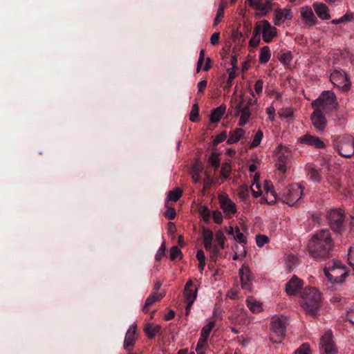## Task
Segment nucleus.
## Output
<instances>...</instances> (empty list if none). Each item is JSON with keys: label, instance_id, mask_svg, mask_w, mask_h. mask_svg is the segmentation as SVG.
<instances>
[{"label": "nucleus", "instance_id": "obj_20", "mask_svg": "<svg viewBox=\"0 0 354 354\" xmlns=\"http://www.w3.org/2000/svg\"><path fill=\"white\" fill-rule=\"evenodd\" d=\"M219 203L221 209L226 214V216H230L231 214H235L236 212V206L235 203L228 197L225 196H220Z\"/></svg>", "mask_w": 354, "mask_h": 354}, {"label": "nucleus", "instance_id": "obj_54", "mask_svg": "<svg viewBox=\"0 0 354 354\" xmlns=\"http://www.w3.org/2000/svg\"><path fill=\"white\" fill-rule=\"evenodd\" d=\"M226 138H227V133H226V132H223V133L218 134L215 138V139L213 141V145H217L219 143L225 141L226 140Z\"/></svg>", "mask_w": 354, "mask_h": 354}, {"label": "nucleus", "instance_id": "obj_28", "mask_svg": "<svg viewBox=\"0 0 354 354\" xmlns=\"http://www.w3.org/2000/svg\"><path fill=\"white\" fill-rule=\"evenodd\" d=\"M263 190L266 192L267 203L269 204L274 203L277 199V195L271 181L265 180Z\"/></svg>", "mask_w": 354, "mask_h": 354}, {"label": "nucleus", "instance_id": "obj_2", "mask_svg": "<svg viewBox=\"0 0 354 354\" xmlns=\"http://www.w3.org/2000/svg\"><path fill=\"white\" fill-rule=\"evenodd\" d=\"M321 304V294L313 287H306L301 295V305L308 314L315 315Z\"/></svg>", "mask_w": 354, "mask_h": 354}, {"label": "nucleus", "instance_id": "obj_61", "mask_svg": "<svg viewBox=\"0 0 354 354\" xmlns=\"http://www.w3.org/2000/svg\"><path fill=\"white\" fill-rule=\"evenodd\" d=\"M243 250L242 252H240V253L235 252V254L233 256V259L236 260L239 259H243L246 255V252L245 250V247H242Z\"/></svg>", "mask_w": 354, "mask_h": 354}, {"label": "nucleus", "instance_id": "obj_51", "mask_svg": "<svg viewBox=\"0 0 354 354\" xmlns=\"http://www.w3.org/2000/svg\"><path fill=\"white\" fill-rule=\"evenodd\" d=\"M295 354H310L309 345L308 344H303L295 351Z\"/></svg>", "mask_w": 354, "mask_h": 354}, {"label": "nucleus", "instance_id": "obj_62", "mask_svg": "<svg viewBox=\"0 0 354 354\" xmlns=\"http://www.w3.org/2000/svg\"><path fill=\"white\" fill-rule=\"evenodd\" d=\"M276 167H277V169L283 172V173H285L286 171V168H287V164L286 163H283L282 162H279L278 161L277 163H276Z\"/></svg>", "mask_w": 354, "mask_h": 354}, {"label": "nucleus", "instance_id": "obj_1", "mask_svg": "<svg viewBox=\"0 0 354 354\" xmlns=\"http://www.w3.org/2000/svg\"><path fill=\"white\" fill-rule=\"evenodd\" d=\"M333 247L330 232L328 230H320L311 238L308 243L310 256L323 259L328 257Z\"/></svg>", "mask_w": 354, "mask_h": 354}, {"label": "nucleus", "instance_id": "obj_39", "mask_svg": "<svg viewBox=\"0 0 354 354\" xmlns=\"http://www.w3.org/2000/svg\"><path fill=\"white\" fill-rule=\"evenodd\" d=\"M280 151L278 156V161L287 164L290 156L288 149L286 147H281Z\"/></svg>", "mask_w": 354, "mask_h": 354}, {"label": "nucleus", "instance_id": "obj_27", "mask_svg": "<svg viewBox=\"0 0 354 354\" xmlns=\"http://www.w3.org/2000/svg\"><path fill=\"white\" fill-rule=\"evenodd\" d=\"M254 8L260 10L262 15L268 14L272 8V0H257L254 6H252Z\"/></svg>", "mask_w": 354, "mask_h": 354}, {"label": "nucleus", "instance_id": "obj_64", "mask_svg": "<svg viewBox=\"0 0 354 354\" xmlns=\"http://www.w3.org/2000/svg\"><path fill=\"white\" fill-rule=\"evenodd\" d=\"M232 38L234 40L241 41V39H242V41H244L243 34L241 32H239V31H235V32H233Z\"/></svg>", "mask_w": 354, "mask_h": 354}, {"label": "nucleus", "instance_id": "obj_26", "mask_svg": "<svg viewBox=\"0 0 354 354\" xmlns=\"http://www.w3.org/2000/svg\"><path fill=\"white\" fill-rule=\"evenodd\" d=\"M202 238L205 249L211 252L213 248L212 241L214 239L212 231L208 228H204L202 233Z\"/></svg>", "mask_w": 354, "mask_h": 354}, {"label": "nucleus", "instance_id": "obj_33", "mask_svg": "<svg viewBox=\"0 0 354 354\" xmlns=\"http://www.w3.org/2000/svg\"><path fill=\"white\" fill-rule=\"evenodd\" d=\"M260 28L259 26H254V30H253V35L251 37L249 45L251 47L255 48L260 44L261 37H260Z\"/></svg>", "mask_w": 354, "mask_h": 354}, {"label": "nucleus", "instance_id": "obj_15", "mask_svg": "<svg viewBox=\"0 0 354 354\" xmlns=\"http://www.w3.org/2000/svg\"><path fill=\"white\" fill-rule=\"evenodd\" d=\"M239 276L242 289L250 292L252 289V279L248 266L245 264L242 266L239 270Z\"/></svg>", "mask_w": 354, "mask_h": 354}, {"label": "nucleus", "instance_id": "obj_34", "mask_svg": "<svg viewBox=\"0 0 354 354\" xmlns=\"http://www.w3.org/2000/svg\"><path fill=\"white\" fill-rule=\"evenodd\" d=\"M271 57L270 48L267 46L262 47L259 52V62L266 64L268 62Z\"/></svg>", "mask_w": 354, "mask_h": 354}, {"label": "nucleus", "instance_id": "obj_18", "mask_svg": "<svg viewBox=\"0 0 354 354\" xmlns=\"http://www.w3.org/2000/svg\"><path fill=\"white\" fill-rule=\"evenodd\" d=\"M303 287V281L294 275L286 284V292L288 295H295Z\"/></svg>", "mask_w": 354, "mask_h": 354}, {"label": "nucleus", "instance_id": "obj_38", "mask_svg": "<svg viewBox=\"0 0 354 354\" xmlns=\"http://www.w3.org/2000/svg\"><path fill=\"white\" fill-rule=\"evenodd\" d=\"M183 191L179 188H176L168 193L167 199L172 202H176L181 197Z\"/></svg>", "mask_w": 354, "mask_h": 354}, {"label": "nucleus", "instance_id": "obj_46", "mask_svg": "<svg viewBox=\"0 0 354 354\" xmlns=\"http://www.w3.org/2000/svg\"><path fill=\"white\" fill-rule=\"evenodd\" d=\"M279 61L284 65H289L292 60V55L290 52H286L281 54L279 57Z\"/></svg>", "mask_w": 354, "mask_h": 354}, {"label": "nucleus", "instance_id": "obj_50", "mask_svg": "<svg viewBox=\"0 0 354 354\" xmlns=\"http://www.w3.org/2000/svg\"><path fill=\"white\" fill-rule=\"evenodd\" d=\"M198 117V106L197 104H194L189 113V120L192 122H196Z\"/></svg>", "mask_w": 354, "mask_h": 354}, {"label": "nucleus", "instance_id": "obj_25", "mask_svg": "<svg viewBox=\"0 0 354 354\" xmlns=\"http://www.w3.org/2000/svg\"><path fill=\"white\" fill-rule=\"evenodd\" d=\"M165 294L164 292H152L146 299L144 306L142 308V311L145 313H147L149 312V307L156 301H160L165 297Z\"/></svg>", "mask_w": 354, "mask_h": 354}, {"label": "nucleus", "instance_id": "obj_9", "mask_svg": "<svg viewBox=\"0 0 354 354\" xmlns=\"http://www.w3.org/2000/svg\"><path fill=\"white\" fill-rule=\"evenodd\" d=\"M255 26L260 28V34L262 33L263 40L266 43L271 42L277 34V28L272 26L271 24L266 19L257 23Z\"/></svg>", "mask_w": 354, "mask_h": 354}, {"label": "nucleus", "instance_id": "obj_57", "mask_svg": "<svg viewBox=\"0 0 354 354\" xmlns=\"http://www.w3.org/2000/svg\"><path fill=\"white\" fill-rule=\"evenodd\" d=\"M263 85V81L262 80H259L256 82L254 84V90L257 94L260 95L262 93Z\"/></svg>", "mask_w": 354, "mask_h": 354}, {"label": "nucleus", "instance_id": "obj_52", "mask_svg": "<svg viewBox=\"0 0 354 354\" xmlns=\"http://www.w3.org/2000/svg\"><path fill=\"white\" fill-rule=\"evenodd\" d=\"M281 118H290L293 115L292 111L290 109H283L278 112Z\"/></svg>", "mask_w": 354, "mask_h": 354}, {"label": "nucleus", "instance_id": "obj_22", "mask_svg": "<svg viewBox=\"0 0 354 354\" xmlns=\"http://www.w3.org/2000/svg\"><path fill=\"white\" fill-rule=\"evenodd\" d=\"M198 295V288H193V281L192 279H189L184 288L183 297L185 301H190V302H194Z\"/></svg>", "mask_w": 354, "mask_h": 354}, {"label": "nucleus", "instance_id": "obj_56", "mask_svg": "<svg viewBox=\"0 0 354 354\" xmlns=\"http://www.w3.org/2000/svg\"><path fill=\"white\" fill-rule=\"evenodd\" d=\"M165 216L170 220H172L176 216V211L173 207H169L165 212Z\"/></svg>", "mask_w": 354, "mask_h": 354}, {"label": "nucleus", "instance_id": "obj_43", "mask_svg": "<svg viewBox=\"0 0 354 354\" xmlns=\"http://www.w3.org/2000/svg\"><path fill=\"white\" fill-rule=\"evenodd\" d=\"M223 16H224V7L221 4L219 6V7L217 10L216 16L214 20V26H217L221 22Z\"/></svg>", "mask_w": 354, "mask_h": 354}, {"label": "nucleus", "instance_id": "obj_12", "mask_svg": "<svg viewBox=\"0 0 354 354\" xmlns=\"http://www.w3.org/2000/svg\"><path fill=\"white\" fill-rule=\"evenodd\" d=\"M311 121L313 127L317 133H322L327 125V120L319 109H315L311 115Z\"/></svg>", "mask_w": 354, "mask_h": 354}, {"label": "nucleus", "instance_id": "obj_5", "mask_svg": "<svg viewBox=\"0 0 354 354\" xmlns=\"http://www.w3.org/2000/svg\"><path fill=\"white\" fill-rule=\"evenodd\" d=\"M334 145L343 157L351 158L354 155V138L351 136H339L334 140Z\"/></svg>", "mask_w": 354, "mask_h": 354}, {"label": "nucleus", "instance_id": "obj_44", "mask_svg": "<svg viewBox=\"0 0 354 354\" xmlns=\"http://www.w3.org/2000/svg\"><path fill=\"white\" fill-rule=\"evenodd\" d=\"M182 258V252L177 246H174L170 250V259L171 260H176L177 259Z\"/></svg>", "mask_w": 354, "mask_h": 354}, {"label": "nucleus", "instance_id": "obj_8", "mask_svg": "<svg viewBox=\"0 0 354 354\" xmlns=\"http://www.w3.org/2000/svg\"><path fill=\"white\" fill-rule=\"evenodd\" d=\"M330 82L344 91H348L351 87V82L348 75L342 70L335 69L330 74Z\"/></svg>", "mask_w": 354, "mask_h": 354}, {"label": "nucleus", "instance_id": "obj_17", "mask_svg": "<svg viewBox=\"0 0 354 354\" xmlns=\"http://www.w3.org/2000/svg\"><path fill=\"white\" fill-rule=\"evenodd\" d=\"M136 326L131 325L125 334L123 344V347L127 351H131L134 347L136 341Z\"/></svg>", "mask_w": 354, "mask_h": 354}, {"label": "nucleus", "instance_id": "obj_36", "mask_svg": "<svg viewBox=\"0 0 354 354\" xmlns=\"http://www.w3.org/2000/svg\"><path fill=\"white\" fill-rule=\"evenodd\" d=\"M160 326H152L150 324H146L145 327V330L149 338L152 339L155 337V335L160 331Z\"/></svg>", "mask_w": 354, "mask_h": 354}, {"label": "nucleus", "instance_id": "obj_3", "mask_svg": "<svg viewBox=\"0 0 354 354\" xmlns=\"http://www.w3.org/2000/svg\"><path fill=\"white\" fill-rule=\"evenodd\" d=\"M324 272L331 283H341L347 276L345 267L336 261L328 262L324 267Z\"/></svg>", "mask_w": 354, "mask_h": 354}, {"label": "nucleus", "instance_id": "obj_10", "mask_svg": "<svg viewBox=\"0 0 354 354\" xmlns=\"http://www.w3.org/2000/svg\"><path fill=\"white\" fill-rule=\"evenodd\" d=\"M328 219L330 227L335 231H339L344 221V214L342 209H330L328 213Z\"/></svg>", "mask_w": 354, "mask_h": 354}, {"label": "nucleus", "instance_id": "obj_53", "mask_svg": "<svg viewBox=\"0 0 354 354\" xmlns=\"http://www.w3.org/2000/svg\"><path fill=\"white\" fill-rule=\"evenodd\" d=\"M346 319L354 324V303L351 304L346 311Z\"/></svg>", "mask_w": 354, "mask_h": 354}, {"label": "nucleus", "instance_id": "obj_4", "mask_svg": "<svg viewBox=\"0 0 354 354\" xmlns=\"http://www.w3.org/2000/svg\"><path fill=\"white\" fill-rule=\"evenodd\" d=\"M314 109H319L326 113L330 112L337 107L335 95L331 91H324L320 96L312 102Z\"/></svg>", "mask_w": 354, "mask_h": 354}, {"label": "nucleus", "instance_id": "obj_48", "mask_svg": "<svg viewBox=\"0 0 354 354\" xmlns=\"http://www.w3.org/2000/svg\"><path fill=\"white\" fill-rule=\"evenodd\" d=\"M231 165L228 162L223 163L221 170V174L223 178H228L231 173Z\"/></svg>", "mask_w": 354, "mask_h": 354}, {"label": "nucleus", "instance_id": "obj_42", "mask_svg": "<svg viewBox=\"0 0 354 354\" xmlns=\"http://www.w3.org/2000/svg\"><path fill=\"white\" fill-rule=\"evenodd\" d=\"M209 164L214 167V168H218L220 165V159L218 158V154L216 153H212L209 158L208 160Z\"/></svg>", "mask_w": 354, "mask_h": 354}, {"label": "nucleus", "instance_id": "obj_24", "mask_svg": "<svg viewBox=\"0 0 354 354\" xmlns=\"http://www.w3.org/2000/svg\"><path fill=\"white\" fill-rule=\"evenodd\" d=\"M225 230L229 234L233 236L235 241L241 244V247H244L247 243L246 236L240 231L238 226H230L229 227H225Z\"/></svg>", "mask_w": 354, "mask_h": 354}, {"label": "nucleus", "instance_id": "obj_13", "mask_svg": "<svg viewBox=\"0 0 354 354\" xmlns=\"http://www.w3.org/2000/svg\"><path fill=\"white\" fill-rule=\"evenodd\" d=\"M320 353L321 354H335L336 350L332 339V333H326L320 340Z\"/></svg>", "mask_w": 354, "mask_h": 354}, {"label": "nucleus", "instance_id": "obj_30", "mask_svg": "<svg viewBox=\"0 0 354 354\" xmlns=\"http://www.w3.org/2000/svg\"><path fill=\"white\" fill-rule=\"evenodd\" d=\"M226 111V106L222 104L212 111L210 122L212 123L218 122Z\"/></svg>", "mask_w": 354, "mask_h": 354}, {"label": "nucleus", "instance_id": "obj_14", "mask_svg": "<svg viewBox=\"0 0 354 354\" xmlns=\"http://www.w3.org/2000/svg\"><path fill=\"white\" fill-rule=\"evenodd\" d=\"M292 18V12L290 8H277L273 15V22L275 26H280L286 20H290Z\"/></svg>", "mask_w": 354, "mask_h": 354}, {"label": "nucleus", "instance_id": "obj_11", "mask_svg": "<svg viewBox=\"0 0 354 354\" xmlns=\"http://www.w3.org/2000/svg\"><path fill=\"white\" fill-rule=\"evenodd\" d=\"M235 109H236L235 115L240 116L239 126V127L245 126L247 124V122H248V120L250 118V115H251V111H250L249 104H245L243 100H241V101L236 106Z\"/></svg>", "mask_w": 354, "mask_h": 354}, {"label": "nucleus", "instance_id": "obj_63", "mask_svg": "<svg viewBox=\"0 0 354 354\" xmlns=\"http://www.w3.org/2000/svg\"><path fill=\"white\" fill-rule=\"evenodd\" d=\"M344 23L354 20V13H346L342 17Z\"/></svg>", "mask_w": 354, "mask_h": 354}, {"label": "nucleus", "instance_id": "obj_19", "mask_svg": "<svg viewBox=\"0 0 354 354\" xmlns=\"http://www.w3.org/2000/svg\"><path fill=\"white\" fill-rule=\"evenodd\" d=\"M300 12L301 18L306 25L313 26L317 24L318 20L310 6H303L301 8Z\"/></svg>", "mask_w": 354, "mask_h": 354}, {"label": "nucleus", "instance_id": "obj_45", "mask_svg": "<svg viewBox=\"0 0 354 354\" xmlns=\"http://www.w3.org/2000/svg\"><path fill=\"white\" fill-rule=\"evenodd\" d=\"M250 189L255 198L259 197L263 193L261 189V185L259 183L254 182L250 187Z\"/></svg>", "mask_w": 354, "mask_h": 354}, {"label": "nucleus", "instance_id": "obj_32", "mask_svg": "<svg viewBox=\"0 0 354 354\" xmlns=\"http://www.w3.org/2000/svg\"><path fill=\"white\" fill-rule=\"evenodd\" d=\"M203 167L198 162L194 164L192 168V179L194 183H198L201 180V173Z\"/></svg>", "mask_w": 354, "mask_h": 354}, {"label": "nucleus", "instance_id": "obj_31", "mask_svg": "<svg viewBox=\"0 0 354 354\" xmlns=\"http://www.w3.org/2000/svg\"><path fill=\"white\" fill-rule=\"evenodd\" d=\"M246 304L250 310L254 313H258L263 310L262 304L252 297L247 298Z\"/></svg>", "mask_w": 354, "mask_h": 354}, {"label": "nucleus", "instance_id": "obj_49", "mask_svg": "<svg viewBox=\"0 0 354 354\" xmlns=\"http://www.w3.org/2000/svg\"><path fill=\"white\" fill-rule=\"evenodd\" d=\"M227 72L228 73V79L227 80L225 86L227 88H230L232 85V81L236 75V71H234V68H228Z\"/></svg>", "mask_w": 354, "mask_h": 354}, {"label": "nucleus", "instance_id": "obj_6", "mask_svg": "<svg viewBox=\"0 0 354 354\" xmlns=\"http://www.w3.org/2000/svg\"><path fill=\"white\" fill-rule=\"evenodd\" d=\"M270 341L274 344L281 343L286 333V322L283 317H272L270 324Z\"/></svg>", "mask_w": 354, "mask_h": 354}, {"label": "nucleus", "instance_id": "obj_60", "mask_svg": "<svg viewBox=\"0 0 354 354\" xmlns=\"http://www.w3.org/2000/svg\"><path fill=\"white\" fill-rule=\"evenodd\" d=\"M219 37L220 33L218 32H216L213 33L210 37V42L212 45H216L219 43Z\"/></svg>", "mask_w": 354, "mask_h": 354}, {"label": "nucleus", "instance_id": "obj_7", "mask_svg": "<svg viewBox=\"0 0 354 354\" xmlns=\"http://www.w3.org/2000/svg\"><path fill=\"white\" fill-rule=\"evenodd\" d=\"M302 194L303 187L300 185H292L284 189L283 201L290 206H292L301 198Z\"/></svg>", "mask_w": 354, "mask_h": 354}, {"label": "nucleus", "instance_id": "obj_23", "mask_svg": "<svg viewBox=\"0 0 354 354\" xmlns=\"http://www.w3.org/2000/svg\"><path fill=\"white\" fill-rule=\"evenodd\" d=\"M313 8L318 16L322 20H328L330 19V10L328 7L320 2H315L313 4Z\"/></svg>", "mask_w": 354, "mask_h": 354}, {"label": "nucleus", "instance_id": "obj_59", "mask_svg": "<svg viewBox=\"0 0 354 354\" xmlns=\"http://www.w3.org/2000/svg\"><path fill=\"white\" fill-rule=\"evenodd\" d=\"M213 219H214V221L217 223V224H220L222 223V221H223V216H222V214L220 212H213Z\"/></svg>", "mask_w": 354, "mask_h": 354}, {"label": "nucleus", "instance_id": "obj_55", "mask_svg": "<svg viewBox=\"0 0 354 354\" xmlns=\"http://www.w3.org/2000/svg\"><path fill=\"white\" fill-rule=\"evenodd\" d=\"M309 176L310 179L314 181H319L321 177L320 173L315 169H310L309 172Z\"/></svg>", "mask_w": 354, "mask_h": 354}, {"label": "nucleus", "instance_id": "obj_41", "mask_svg": "<svg viewBox=\"0 0 354 354\" xmlns=\"http://www.w3.org/2000/svg\"><path fill=\"white\" fill-rule=\"evenodd\" d=\"M270 239L264 234H257L256 236V243L258 247L262 248L264 245L269 243Z\"/></svg>", "mask_w": 354, "mask_h": 354}, {"label": "nucleus", "instance_id": "obj_35", "mask_svg": "<svg viewBox=\"0 0 354 354\" xmlns=\"http://www.w3.org/2000/svg\"><path fill=\"white\" fill-rule=\"evenodd\" d=\"M215 326L214 321H209L206 325H205L201 332V337L203 339L207 340L212 330Z\"/></svg>", "mask_w": 354, "mask_h": 354}, {"label": "nucleus", "instance_id": "obj_37", "mask_svg": "<svg viewBox=\"0 0 354 354\" xmlns=\"http://www.w3.org/2000/svg\"><path fill=\"white\" fill-rule=\"evenodd\" d=\"M207 347V340L200 337L198 341L196 349H195L196 353L197 354H205Z\"/></svg>", "mask_w": 354, "mask_h": 354}, {"label": "nucleus", "instance_id": "obj_47", "mask_svg": "<svg viewBox=\"0 0 354 354\" xmlns=\"http://www.w3.org/2000/svg\"><path fill=\"white\" fill-rule=\"evenodd\" d=\"M263 136V132L261 131H258L253 138L250 147L252 148L259 146L261 142Z\"/></svg>", "mask_w": 354, "mask_h": 354}, {"label": "nucleus", "instance_id": "obj_40", "mask_svg": "<svg viewBox=\"0 0 354 354\" xmlns=\"http://www.w3.org/2000/svg\"><path fill=\"white\" fill-rule=\"evenodd\" d=\"M204 60L198 59V63H197V68L196 71L198 73L201 70H203L204 71H207L210 68V62L211 59L209 57H207L206 59V63L205 66L203 67Z\"/></svg>", "mask_w": 354, "mask_h": 354}, {"label": "nucleus", "instance_id": "obj_29", "mask_svg": "<svg viewBox=\"0 0 354 354\" xmlns=\"http://www.w3.org/2000/svg\"><path fill=\"white\" fill-rule=\"evenodd\" d=\"M245 131L241 128H236L231 131L229 133V137L227 140L228 145H232L238 142L244 136Z\"/></svg>", "mask_w": 354, "mask_h": 354}, {"label": "nucleus", "instance_id": "obj_21", "mask_svg": "<svg viewBox=\"0 0 354 354\" xmlns=\"http://www.w3.org/2000/svg\"><path fill=\"white\" fill-rule=\"evenodd\" d=\"M300 143L315 147L317 149H323L325 147L324 142L318 137L310 134H306L299 138Z\"/></svg>", "mask_w": 354, "mask_h": 354}, {"label": "nucleus", "instance_id": "obj_58", "mask_svg": "<svg viewBox=\"0 0 354 354\" xmlns=\"http://www.w3.org/2000/svg\"><path fill=\"white\" fill-rule=\"evenodd\" d=\"M166 248L164 244H162L159 250H158L156 254V259L158 261H160L161 258L165 255Z\"/></svg>", "mask_w": 354, "mask_h": 354}, {"label": "nucleus", "instance_id": "obj_16", "mask_svg": "<svg viewBox=\"0 0 354 354\" xmlns=\"http://www.w3.org/2000/svg\"><path fill=\"white\" fill-rule=\"evenodd\" d=\"M215 244L213 245V248L211 253L214 257L219 255L221 250L225 248V241L227 240L223 232L221 230L216 231L214 234Z\"/></svg>", "mask_w": 354, "mask_h": 354}]
</instances>
